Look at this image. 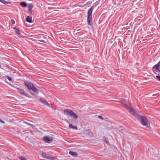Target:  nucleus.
Segmentation results:
<instances>
[{
    "instance_id": "nucleus-1",
    "label": "nucleus",
    "mask_w": 160,
    "mask_h": 160,
    "mask_svg": "<svg viewBox=\"0 0 160 160\" xmlns=\"http://www.w3.org/2000/svg\"><path fill=\"white\" fill-rule=\"evenodd\" d=\"M98 3L97 4H94L88 10L87 14V22L88 25L92 26V14L93 9L98 5Z\"/></svg>"
},
{
    "instance_id": "nucleus-15",
    "label": "nucleus",
    "mask_w": 160,
    "mask_h": 160,
    "mask_svg": "<svg viewBox=\"0 0 160 160\" xmlns=\"http://www.w3.org/2000/svg\"><path fill=\"white\" fill-rule=\"evenodd\" d=\"M20 5L23 7H26L27 6V4L24 2H21L20 3Z\"/></svg>"
},
{
    "instance_id": "nucleus-11",
    "label": "nucleus",
    "mask_w": 160,
    "mask_h": 160,
    "mask_svg": "<svg viewBox=\"0 0 160 160\" xmlns=\"http://www.w3.org/2000/svg\"><path fill=\"white\" fill-rule=\"evenodd\" d=\"M30 90H31L34 92L37 93L38 92V90L33 85L32 86Z\"/></svg>"
},
{
    "instance_id": "nucleus-7",
    "label": "nucleus",
    "mask_w": 160,
    "mask_h": 160,
    "mask_svg": "<svg viewBox=\"0 0 160 160\" xmlns=\"http://www.w3.org/2000/svg\"><path fill=\"white\" fill-rule=\"evenodd\" d=\"M24 84L27 88L29 90L31 89L33 85L32 83L28 82H24Z\"/></svg>"
},
{
    "instance_id": "nucleus-26",
    "label": "nucleus",
    "mask_w": 160,
    "mask_h": 160,
    "mask_svg": "<svg viewBox=\"0 0 160 160\" xmlns=\"http://www.w3.org/2000/svg\"><path fill=\"white\" fill-rule=\"evenodd\" d=\"M7 78L9 80H10V77L8 76H6Z\"/></svg>"
},
{
    "instance_id": "nucleus-29",
    "label": "nucleus",
    "mask_w": 160,
    "mask_h": 160,
    "mask_svg": "<svg viewBox=\"0 0 160 160\" xmlns=\"http://www.w3.org/2000/svg\"><path fill=\"white\" fill-rule=\"evenodd\" d=\"M10 80H11V82H12V78H11V79H10Z\"/></svg>"
},
{
    "instance_id": "nucleus-10",
    "label": "nucleus",
    "mask_w": 160,
    "mask_h": 160,
    "mask_svg": "<svg viewBox=\"0 0 160 160\" xmlns=\"http://www.w3.org/2000/svg\"><path fill=\"white\" fill-rule=\"evenodd\" d=\"M160 66V61H159L153 67L152 69L153 70H157L159 68V67Z\"/></svg>"
},
{
    "instance_id": "nucleus-16",
    "label": "nucleus",
    "mask_w": 160,
    "mask_h": 160,
    "mask_svg": "<svg viewBox=\"0 0 160 160\" xmlns=\"http://www.w3.org/2000/svg\"><path fill=\"white\" fill-rule=\"evenodd\" d=\"M23 123L29 126H31L32 127V128L34 129V128H35V127L34 126V125H33L30 123H29L26 122H25V121H23Z\"/></svg>"
},
{
    "instance_id": "nucleus-12",
    "label": "nucleus",
    "mask_w": 160,
    "mask_h": 160,
    "mask_svg": "<svg viewBox=\"0 0 160 160\" xmlns=\"http://www.w3.org/2000/svg\"><path fill=\"white\" fill-rule=\"evenodd\" d=\"M69 153L75 157H76L78 155V153L77 152H74L72 151H70L69 152Z\"/></svg>"
},
{
    "instance_id": "nucleus-18",
    "label": "nucleus",
    "mask_w": 160,
    "mask_h": 160,
    "mask_svg": "<svg viewBox=\"0 0 160 160\" xmlns=\"http://www.w3.org/2000/svg\"><path fill=\"white\" fill-rule=\"evenodd\" d=\"M0 2L4 4H8L10 3L9 2L6 1L4 0H0Z\"/></svg>"
},
{
    "instance_id": "nucleus-23",
    "label": "nucleus",
    "mask_w": 160,
    "mask_h": 160,
    "mask_svg": "<svg viewBox=\"0 0 160 160\" xmlns=\"http://www.w3.org/2000/svg\"><path fill=\"white\" fill-rule=\"evenodd\" d=\"M154 71L160 73V70L159 69H158L157 70H154Z\"/></svg>"
},
{
    "instance_id": "nucleus-14",
    "label": "nucleus",
    "mask_w": 160,
    "mask_h": 160,
    "mask_svg": "<svg viewBox=\"0 0 160 160\" xmlns=\"http://www.w3.org/2000/svg\"><path fill=\"white\" fill-rule=\"evenodd\" d=\"M26 21L30 23H32V18H30L29 16L27 17L26 18Z\"/></svg>"
},
{
    "instance_id": "nucleus-25",
    "label": "nucleus",
    "mask_w": 160,
    "mask_h": 160,
    "mask_svg": "<svg viewBox=\"0 0 160 160\" xmlns=\"http://www.w3.org/2000/svg\"><path fill=\"white\" fill-rule=\"evenodd\" d=\"M38 41L40 42H45L44 41V40H41V39H40V40H39Z\"/></svg>"
},
{
    "instance_id": "nucleus-5",
    "label": "nucleus",
    "mask_w": 160,
    "mask_h": 160,
    "mask_svg": "<svg viewBox=\"0 0 160 160\" xmlns=\"http://www.w3.org/2000/svg\"><path fill=\"white\" fill-rule=\"evenodd\" d=\"M17 89L18 92L21 95L27 97H29L28 95L27 94L26 92L24 90L18 88H17Z\"/></svg>"
},
{
    "instance_id": "nucleus-21",
    "label": "nucleus",
    "mask_w": 160,
    "mask_h": 160,
    "mask_svg": "<svg viewBox=\"0 0 160 160\" xmlns=\"http://www.w3.org/2000/svg\"><path fill=\"white\" fill-rule=\"evenodd\" d=\"M11 22L12 24H14L15 23V21L12 19L11 20Z\"/></svg>"
},
{
    "instance_id": "nucleus-22",
    "label": "nucleus",
    "mask_w": 160,
    "mask_h": 160,
    "mask_svg": "<svg viewBox=\"0 0 160 160\" xmlns=\"http://www.w3.org/2000/svg\"><path fill=\"white\" fill-rule=\"evenodd\" d=\"M98 118H100L102 120H103V117L101 116H98Z\"/></svg>"
},
{
    "instance_id": "nucleus-13",
    "label": "nucleus",
    "mask_w": 160,
    "mask_h": 160,
    "mask_svg": "<svg viewBox=\"0 0 160 160\" xmlns=\"http://www.w3.org/2000/svg\"><path fill=\"white\" fill-rule=\"evenodd\" d=\"M42 156L44 158L47 159H49V158H52V157L50 156L49 157L47 155H46V154L44 153L43 152L42 153Z\"/></svg>"
},
{
    "instance_id": "nucleus-3",
    "label": "nucleus",
    "mask_w": 160,
    "mask_h": 160,
    "mask_svg": "<svg viewBox=\"0 0 160 160\" xmlns=\"http://www.w3.org/2000/svg\"><path fill=\"white\" fill-rule=\"evenodd\" d=\"M122 103L123 104L124 106L129 108V111L131 114H132L134 116L138 115H137L136 112L134 109L131 107V105L128 101H124V103L122 102Z\"/></svg>"
},
{
    "instance_id": "nucleus-8",
    "label": "nucleus",
    "mask_w": 160,
    "mask_h": 160,
    "mask_svg": "<svg viewBox=\"0 0 160 160\" xmlns=\"http://www.w3.org/2000/svg\"><path fill=\"white\" fill-rule=\"evenodd\" d=\"M40 101L43 104L45 105L48 107H50V105L48 103L47 101L45 99L43 98H41L40 99Z\"/></svg>"
},
{
    "instance_id": "nucleus-24",
    "label": "nucleus",
    "mask_w": 160,
    "mask_h": 160,
    "mask_svg": "<svg viewBox=\"0 0 160 160\" xmlns=\"http://www.w3.org/2000/svg\"><path fill=\"white\" fill-rule=\"evenodd\" d=\"M20 158L21 159V160H26V159L24 157H20Z\"/></svg>"
},
{
    "instance_id": "nucleus-2",
    "label": "nucleus",
    "mask_w": 160,
    "mask_h": 160,
    "mask_svg": "<svg viewBox=\"0 0 160 160\" xmlns=\"http://www.w3.org/2000/svg\"><path fill=\"white\" fill-rule=\"evenodd\" d=\"M137 118L141 125L143 126L148 127V122L146 117L139 115H137Z\"/></svg>"
},
{
    "instance_id": "nucleus-4",
    "label": "nucleus",
    "mask_w": 160,
    "mask_h": 160,
    "mask_svg": "<svg viewBox=\"0 0 160 160\" xmlns=\"http://www.w3.org/2000/svg\"><path fill=\"white\" fill-rule=\"evenodd\" d=\"M63 113L66 115H68L72 117L75 120H77L78 118V116L70 109H66L64 110L63 111Z\"/></svg>"
},
{
    "instance_id": "nucleus-20",
    "label": "nucleus",
    "mask_w": 160,
    "mask_h": 160,
    "mask_svg": "<svg viewBox=\"0 0 160 160\" xmlns=\"http://www.w3.org/2000/svg\"><path fill=\"white\" fill-rule=\"evenodd\" d=\"M156 79L159 81H160V76L157 75L156 76Z\"/></svg>"
},
{
    "instance_id": "nucleus-30",
    "label": "nucleus",
    "mask_w": 160,
    "mask_h": 160,
    "mask_svg": "<svg viewBox=\"0 0 160 160\" xmlns=\"http://www.w3.org/2000/svg\"><path fill=\"white\" fill-rule=\"evenodd\" d=\"M156 96V95H154V94L153 95V96Z\"/></svg>"
},
{
    "instance_id": "nucleus-19",
    "label": "nucleus",
    "mask_w": 160,
    "mask_h": 160,
    "mask_svg": "<svg viewBox=\"0 0 160 160\" xmlns=\"http://www.w3.org/2000/svg\"><path fill=\"white\" fill-rule=\"evenodd\" d=\"M28 10H31L33 8V5L32 3H30L28 5Z\"/></svg>"
},
{
    "instance_id": "nucleus-28",
    "label": "nucleus",
    "mask_w": 160,
    "mask_h": 160,
    "mask_svg": "<svg viewBox=\"0 0 160 160\" xmlns=\"http://www.w3.org/2000/svg\"><path fill=\"white\" fill-rule=\"evenodd\" d=\"M32 9H31V10H29V12H30V13H32Z\"/></svg>"
},
{
    "instance_id": "nucleus-6",
    "label": "nucleus",
    "mask_w": 160,
    "mask_h": 160,
    "mask_svg": "<svg viewBox=\"0 0 160 160\" xmlns=\"http://www.w3.org/2000/svg\"><path fill=\"white\" fill-rule=\"evenodd\" d=\"M43 139L46 142L49 143L52 142L53 138L52 137L46 136L43 138Z\"/></svg>"
},
{
    "instance_id": "nucleus-17",
    "label": "nucleus",
    "mask_w": 160,
    "mask_h": 160,
    "mask_svg": "<svg viewBox=\"0 0 160 160\" xmlns=\"http://www.w3.org/2000/svg\"><path fill=\"white\" fill-rule=\"evenodd\" d=\"M69 127L70 128H72L73 129L77 130V127L76 126H74L71 124H69Z\"/></svg>"
},
{
    "instance_id": "nucleus-9",
    "label": "nucleus",
    "mask_w": 160,
    "mask_h": 160,
    "mask_svg": "<svg viewBox=\"0 0 160 160\" xmlns=\"http://www.w3.org/2000/svg\"><path fill=\"white\" fill-rule=\"evenodd\" d=\"M11 27L13 29L15 30V32L16 34L18 35H20L21 34L19 30L16 27H12V26H11Z\"/></svg>"
},
{
    "instance_id": "nucleus-27",
    "label": "nucleus",
    "mask_w": 160,
    "mask_h": 160,
    "mask_svg": "<svg viewBox=\"0 0 160 160\" xmlns=\"http://www.w3.org/2000/svg\"><path fill=\"white\" fill-rule=\"evenodd\" d=\"M0 122L1 123H4V122L1 119H0Z\"/></svg>"
}]
</instances>
